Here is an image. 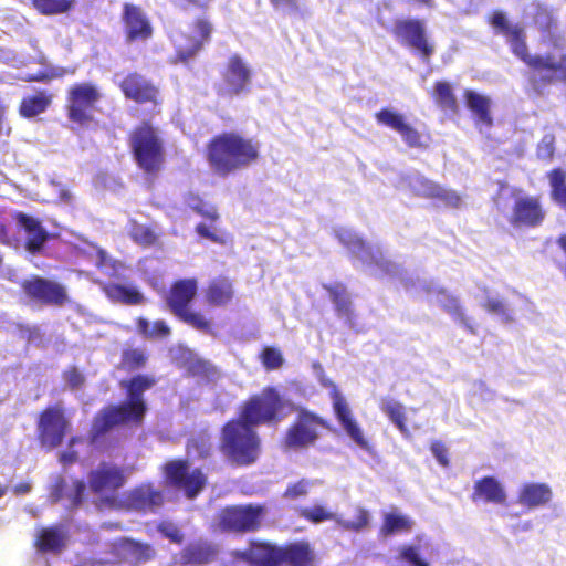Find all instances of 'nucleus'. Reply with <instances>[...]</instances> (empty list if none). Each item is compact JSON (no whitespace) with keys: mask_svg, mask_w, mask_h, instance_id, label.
Masks as SVG:
<instances>
[{"mask_svg":"<svg viewBox=\"0 0 566 566\" xmlns=\"http://www.w3.org/2000/svg\"><path fill=\"white\" fill-rule=\"evenodd\" d=\"M553 499L552 488L546 483L530 482L521 486L517 502L534 510L547 505Z\"/></svg>","mask_w":566,"mask_h":566,"instance_id":"nucleus-29","label":"nucleus"},{"mask_svg":"<svg viewBox=\"0 0 566 566\" xmlns=\"http://www.w3.org/2000/svg\"><path fill=\"white\" fill-rule=\"evenodd\" d=\"M153 549L148 545L122 538L112 544V552L106 558H99L97 565L108 566L118 564L120 566H133L151 557Z\"/></svg>","mask_w":566,"mask_h":566,"instance_id":"nucleus-11","label":"nucleus"},{"mask_svg":"<svg viewBox=\"0 0 566 566\" xmlns=\"http://www.w3.org/2000/svg\"><path fill=\"white\" fill-rule=\"evenodd\" d=\"M82 439L80 438H73L71 441H70V450L65 451V452H62L60 454V461L61 463L63 464H71V463H74L76 460H77V453L75 451L72 450V448L77 443V442H81Z\"/></svg>","mask_w":566,"mask_h":566,"instance_id":"nucleus-61","label":"nucleus"},{"mask_svg":"<svg viewBox=\"0 0 566 566\" xmlns=\"http://www.w3.org/2000/svg\"><path fill=\"white\" fill-rule=\"evenodd\" d=\"M163 503L164 495L161 491L155 489L151 484H142L125 494L123 500L125 507L142 512H153L160 507Z\"/></svg>","mask_w":566,"mask_h":566,"instance_id":"nucleus-19","label":"nucleus"},{"mask_svg":"<svg viewBox=\"0 0 566 566\" xmlns=\"http://www.w3.org/2000/svg\"><path fill=\"white\" fill-rule=\"evenodd\" d=\"M66 382L73 388H78L83 384V376L75 368L65 373Z\"/></svg>","mask_w":566,"mask_h":566,"instance_id":"nucleus-62","label":"nucleus"},{"mask_svg":"<svg viewBox=\"0 0 566 566\" xmlns=\"http://www.w3.org/2000/svg\"><path fill=\"white\" fill-rule=\"evenodd\" d=\"M432 551V544L426 535H417L415 543L399 547V556L408 562L411 566H430V564L421 557V554H428Z\"/></svg>","mask_w":566,"mask_h":566,"instance_id":"nucleus-33","label":"nucleus"},{"mask_svg":"<svg viewBox=\"0 0 566 566\" xmlns=\"http://www.w3.org/2000/svg\"><path fill=\"white\" fill-rule=\"evenodd\" d=\"M125 483L123 472L114 465L101 464L96 470L90 474V486L98 494L106 495V501L109 504H114L113 494L116 490L122 488Z\"/></svg>","mask_w":566,"mask_h":566,"instance_id":"nucleus-16","label":"nucleus"},{"mask_svg":"<svg viewBox=\"0 0 566 566\" xmlns=\"http://www.w3.org/2000/svg\"><path fill=\"white\" fill-rule=\"evenodd\" d=\"M74 0H33L34 8L42 14H59L71 9Z\"/></svg>","mask_w":566,"mask_h":566,"instance_id":"nucleus-47","label":"nucleus"},{"mask_svg":"<svg viewBox=\"0 0 566 566\" xmlns=\"http://www.w3.org/2000/svg\"><path fill=\"white\" fill-rule=\"evenodd\" d=\"M101 95L97 88L88 83L76 84L69 92L70 119L80 125H87L92 120V111Z\"/></svg>","mask_w":566,"mask_h":566,"instance_id":"nucleus-8","label":"nucleus"},{"mask_svg":"<svg viewBox=\"0 0 566 566\" xmlns=\"http://www.w3.org/2000/svg\"><path fill=\"white\" fill-rule=\"evenodd\" d=\"M301 516L313 522L322 523L324 521H335L337 523L338 514L328 511L323 505H314L311 507H303L300 511Z\"/></svg>","mask_w":566,"mask_h":566,"instance_id":"nucleus-50","label":"nucleus"},{"mask_svg":"<svg viewBox=\"0 0 566 566\" xmlns=\"http://www.w3.org/2000/svg\"><path fill=\"white\" fill-rule=\"evenodd\" d=\"M211 33V27L208 22L199 20L189 32H177L172 35V42L176 48L179 61L187 62L191 59L207 41Z\"/></svg>","mask_w":566,"mask_h":566,"instance_id":"nucleus-12","label":"nucleus"},{"mask_svg":"<svg viewBox=\"0 0 566 566\" xmlns=\"http://www.w3.org/2000/svg\"><path fill=\"white\" fill-rule=\"evenodd\" d=\"M198 213L208 219H211V220H216L218 218V212H217L216 207L210 203H207V202L202 203Z\"/></svg>","mask_w":566,"mask_h":566,"instance_id":"nucleus-64","label":"nucleus"},{"mask_svg":"<svg viewBox=\"0 0 566 566\" xmlns=\"http://www.w3.org/2000/svg\"><path fill=\"white\" fill-rule=\"evenodd\" d=\"M14 219L25 232L27 250L31 253L39 252L49 238L48 231L41 226V222L38 219L23 212H18Z\"/></svg>","mask_w":566,"mask_h":566,"instance_id":"nucleus-28","label":"nucleus"},{"mask_svg":"<svg viewBox=\"0 0 566 566\" xmlns=\"http://www.w3.org/2000/svg\"><path fill=\"white\" fill-rule=\"evenodd\" d=\"M176 315L198 331L206 333L210 331V323L199 313L191 312L187 308L184 313H178Z\"/></svg>","mask_w":566,"mask_h":566,"instance_id":"nucleus-53","label":"nucleus"},{"mask_svg":"<svg viewBox=\"0 0 566 566\" xmlns=\"http://www.w3.org/2000/svg\"><path fill=\"white\" fill-rule=\"evenodd\" d=\"M533 7L536 10L534 15L536 25L554 48L560 49L564 40L557 34V27L551 12L539 3L533 4Z\"/></svg>","mask_w":566,"mask_h":566,"instance_id":"nucleus-37","label":"nucleus"},{"mask_svg":"<svg viewBox=\"0 0 566 566\" xmlns=\"http://www.w3.org/2000/svg\"><path fill=\"white\" fill-rule=\"evenodd\" d=\"M159 530L166 537L170 538L175 543H180L182 541V535L179 530L171 523L161 524Z\"/></svg>","mask_w":566,"mask_h":566,"instance_id":"nucleus-60","label":"nucleus"},{"mask_svg":"<svg viewBox=\"0 0 566 566\" xmlns=\"http://www.w3.org/2000/svg\"><path fill=\"white\" fill-rule=\"evenodd\" d=\"M380 409L389 417V419L396 424L399 431L407 436L409 430L406 426L405 407L394 399H382Z\"/></svg>","mask_w":566,"mask_h":566,"instance_id":"nucleus-41","label":"nucleus"},{"mask_svg":"<svg viewBox=\"0 0 566 566\" xmlns=\"http://www.w3.org/2000/svg\"><path fill=\"white\" fill-rule=\"evenodd\" d=\"M491 24L496 33L506 38L513 53L534 69L532 81L537 91V80L549 83L555 80L566 78L565 54H560L558 57L551 54L547 56H531L525 44L524 28L518 23H512L502 11H495L492 14Z\"/></svg>","mask_w":566,"mask_h":566,"instance_id":"nucleus-2","label":"nucleus"},{"mask_svg":"<svg viewBox=\"0 0 566 566\" xmlns=\"http://www.w3.org/2000/svg\"><path fill=\"white\" fill-rule=\"evenodd\" d=\"M283 562L289 566H318L316 553L304 542L286 546Z\"/></svg>","mask_w":566,"mask_h":566,"instance_id":"nucleus-34","label":"nucleus"},{"mask_svg":"<svg viewBox=\"0 0 566 566\" xmlns=\"http://www.w3.org/2000/svg\"><path fill=\"white\" fill-rule=\"evenodd\" d=\"M66 541V533L62 527L42 528L38 535L35 545L40 552L59 553Z\"/></svg>","mask_w":566,"mask_h":566,"instance_id":"nucleus-35","label":"nucleus"},{"mask_svg":"<svg viewBox=\"0 0 566 566\" xmlns=\"http://www.w3.org/2000/svg\"><path fill=\"white\" fill-rule=\"evenodd\" d=\"M395 33L403 43L419 51L423 60L427 61L432 54L433 49L427 42L424 28L420 21H399L395 27Z\"/></svg>","mask_w":566,"mask_h":566,"instance_id":"nucleus-18","label":"nucleus"},{"mask_svg":"<svg viewBox=\"0 0 566 566\" xmlns=\"http://www.w3.org/2000/svg\"><path fill=\"white\" fill-rule=\"evenodd\" d=\"M103 290L107 297L114 302L135 305L143 302V294L134 286L123 284L104 285Z\"/></svg>","mask_w":566,"mask_h":566,"instance_id":"nucleus-40","label":"nucleus"},{"mask_svg":"<svg viewBox=\"0 0 566 566\" xmlns=\"http://www.w3.org/2000/svg\"><path fill=\"white\" fill-rule=\"evenodd\" d=\"M483 306L489 313L497 316L502 322L507 323L513 319L512 310L496 294H489Z\"/></svg>","mask_w":566,"mask_h":566,"instance_id":"nucleus-46","label":"nucleus"},{"mask_svg":"<svg viewBox=\"0 0 566 566\" xmlns=\"http://www.w3.org/2000/svg\"><path fill=\"white\" fill-rule=\"evenodd\" d=\"M124 21L128 41H145L151 36V25L140 8L125 4Z\"/></svg>","mask_w":566,"mask_h":566,"instance_id":"nucleus-25","label":"nucleus"},{"mask_svg":"<svg viewBox=\"0 0 566 566\" xmlns=\"http://www.w3.org/2000/svg\"><path fill=\"white\" fill-rule=\"evenodd\" d=\"M224 82L226 91L230 95H238L249 86L251 69L239 55H233L229 59Z\"/></svg>","mask_w":566,"mask_h":566,"instance_id":"nucleus-23","label":"nucleus"},{"mask_svg":"<svg viewBox=\"0 0 566 566\" xmlns=\"http://www.w3.org/2000/svg\"><path fill=\"white\" fill-rule=\"evenodd\" d=\"M134 156L139 167L147 172L158 171L164 161L163 139L158 132L148 125L137 128L130 138Z\"/></svg>","mask_w":566,"mask_h":566,"instance_id":"nucleus-6","label":"nucleus"},{"mask_svg":"<svg viewBox=\"0 0 566 566\" xmlns=\"http://www.w3.org/2000/svg\"><path fill=\"white\" fill-rule=\"evenodd\" d=\"M545 217L537 198L530 196L517 197L514 202L512 222L517 226L536 227Z\"/></svg>","mask_w":566,"mask_h":566,"instance_id":"nucleus-22","label":"nucleus"},{"mask_svg":"<svg viewBox=\"0 0 566 566\" xmlns=\"http://www.w3.org/2000/svg\"><path fill=\"white\" fill-rule=\"evenodd\" d=\"M50 103V96L44 93H39L36 95L25 97L21 103L20 112L25 117H33L44 112Z\"/></svg>","mask_w":566,"mask_h":566,"instance_id":"nucleus-43","label":"nucleus"},{"mask_svg":"<svg viewBox=\"0 0 566 566\" xmlns=\"http://www.w3.org/2000/svg\"><path fill=\"white\" fill-rule=\"evenodd\" d=\"M284 403L274 388L253 397L244 406L241 418L224 426V453L238 464L253 463L260 453V440L252 427L275 420Z\"/></svg>","mask_w":566,"mask_h":566,"instance_id":"nucleus-1","label":"nucleus"},{"mask_svg":"<svg viewBox=\"0 0 566 566\" xmlns=\"http://www.w3.org/2000/svg\"><path fill=\"white\" fill-rule=\"evenodd\" d=\"M138 331L149 338H164L170 334V328L164 321H156L150 324L145 318L138 321Z\"/></svg>","mask_w":566,"mask_h":566,"instance_id":"nucleus-49","label":"nucleus"},{"mask_svg":"<svg viewBox=\"0 0 566 566\" xmlns=\"http://www.w3.org/2000/svg\"><path fill=\"white\" fill-rule=\"evenodd\" d=\"M323 421L315 415L301 411L296 422L291 427L286 434V446L291 448H302L313 443L318 437V429Z\"/></svg>","mask_w":566,"mask_h":566,"instance_id":"nucleus-15","label":"nucleus"},{"mask_svg":"<svg viewBox=\"0 0 566 566\" xmlns=\"http://www.w3.org/2000/svg\"><path fill=\"white\" fill-rule=\"evenodd\" d=\"M216 555L217 551L210 544H192L182 551L178 563L180 565H203L210 563Z\"/></svg>","mask_w":566,"mask_h":566,"instance_id":"nucleus-36","label":"nucleus"},{"mask_svg":"<svg viewBox=\"0 0 566 566\" xmlns=\"http://www.w3.org/2000/svg\"><path fill=\"white\" fill-rule=\"evenodd\" d=\"M262 360L266 368L274 369L282 365L283 357L277 349L268 347L262 353Z\"/></svg>","mask_w":566,"mask_h":566,"instance_id":"nucleus-56","label":"nucleus"},{"mask_svg":"<svg viewBox=\"0 0 566 566\" xmlns=\"http://www.w3.org/2000/svg\"><path fill=\"white\" fill-rule=\"evenodd\" d=\"M555 151V137L552 134H545L537 146V156L542 160H551Z\"/></svg>","mask_w":566,"mask_h":566,"instance_id":"nucleus-55","label":"nucleus"},{"mask_svg":"<svg viewBox=\"0 0 566 566\" xmlns=\"http://www.w3.org/2000/svg\"><path fill=\"white\" fill-rule=\"evenodd\" d=\"M368 524H369V513L361 507L357 509L355 520H345L339 515L337 518L338 526H340L345 530H348V531H354V532H359V531L366 528L368 526Z\"/></svg>","mask_w":566,"mask_h":566,"instance_id":"nucleus-52","label":"nucleus"},{"mask_svg":"<svg viewBox=\"0 0 566 566\" xmlns=\"http://www.w3.org/2000/svg\"><path fill=\"white\" fill-rule=\"evenodd\" d=\"M405 286L416 291L421 290L426 292L431 300H434L437 303L442 305L448 312L460 316L462 315L459 301L454 296L450 295L446 290L439 287L436 283L420 279H417L416 281L408 279L405 281Z\"/></svg>","mask_w":566,"mask_h":566,"instance_id":"nucleus-26","label":"nucleus"},{"mask_svg":"<svg viewBox=\"0 0 566 566\" xmlns=\"http://www.w3.org/2000/svg\"><path fill=\"white\" fill-rule=\"evenodd\" d=\"M317 483V481H311V480H301L298 481L297 483L293 484V485H290L285 493H284V496L286 499H297V497H301V496H305L308 491Z\"/></svg>","mask_w":566,"mask_h":566,"instance_id":"nucleus-54","label":"nucleus"},{"mask_svg":"<svg viewBox=\"0 0 566 566\" xmlns=\"http://www.w3.org/2000/svg\"><path fill=\"white\" fill-rule=\"evenodd\" d=\"M50 186L52 191L56 193V198H53L52 201L65 205H70L72 202L73 196L65 186L60 182H55L54 180L50 182Z\"/></svg>","mask_w":566,"mask_h":566,"instance_id":"nucleus-58","label":"nucleus"},{"mask_svg":"<svg viewBox=\"0 0 566 566\" xmlns=\"http://www.w3.org/2000/svg\"><path fill=\"white\" fill-rule=\"evenodd\" d=\"M378 123L395 129L409 147H423L422 136L403 119V116L391 109H381L376 114Z\"/></svg>","mask_w":566,"mask_h":566,"instance_id":"nucleus-21","label":"nucleus"},{"mask_svg":"<svg viewBox=\"0 0 566 566\" xmlns=\"http://www.w3.org/2000/svg\"><path fill=\"white\" fill-rule=\"evenodd\" d=\"M431 452L441 465H443V467L448 465L449 460L447 458V450L442 442L433 441L431 443Z\"/></svg>","mask_w":566,"mask_h":566,"instance_id":"nucleus-59","label":"nucleus"},{"mask_svg":"<svg viewBox=\"0 0 566 566\" xmlns=\"http://www.w3.org/2000/svg\"><path fill=\"white\" fill-rule=\"evenodd\" d=\"M322 385L331 390V398L336 417L348 437L361 449H368V441L365 439L361 428L354 419L346 399L338 391L336 385L329 379H322Z\"/></svg>","mask_w":566,"mask_h":566,"instance_id":"nucleus-9","label":"nucleus"},{"mask_svg":"<svg viewBox=\"0 0 566 566\" xmlns=\"http://www.w3.org/2000/svg\"><path fill=\"white\" fill-rule=\"evenodd\" d=\"M153 384V380L142 375L129 380L126 385L128 401L117 407L106 408L96 417L92 429L93 440H96L98 436L104 434L116 424L127 421H142L146 412V405L142 396Z\"/></svg>","mask_w":566,"mask_h":566,"instance_id":"nucleus-4","label":"nucleus"},{"mask_svg":"<svg viewBox=\"0 0 566 566\" xmlns=\"http://www.w3.org/2000/svg\"><path fill=\"white\" fill-rule=\"evenodd\" d=\"M66 427L67 422L59 409H46L39 422L42 444L49 449L57 447L64 438Z\"/></svg>","mask_w":566,"mask_h":566,"instance_id":"nucleus-17","label":"nucleus"},{"mask_svg":"<svg viewBox=\"0 0 566 566\" xmlns=\"http://www.w3.org/2000/svg\"><path fill=\"white\" fill-rule=\"evenodd\" d=\"M474 395L479 396L483 401H490L494 397V392L482 382L474 386Z\"/></svg>","mask_w":566,"mask_h":566,"instance_id":"nucleus-63","label":"nucleus"},{"mask_svg":"<svg viewBox=\"0 0 566 566\" xmlns=\"http://www.w3.org/2000/svg\"><path fill=\"white\" fill-rule=\"evenodd\" d=\"M259 150L260 145L253 139L237 134H223L211 142L208 156L213 170L226 176L254 163Z\"/></svg>","mask_w":566,"mask_h":566,"instance_id":"nucleus-3","label":"nucleus"},{"mask_svg":"<svg viewBox=\"0 0 566 566\" xmlns=\"http://www.w3.org/2000/svg\"><path fill=\"white\" fill-rule=\"evenodd\" d=\"M165 473L169 483L181 488L189 499L196 497L206 484L202 472L199 469L190 470L186 461L168 462Z\"/></svg>","mask_w":566,"mask_h":566,"instance_id":"nucleus-10","label":"nucleus"},{"mask_svg":"<svg viewBox=\"0 0 566 566\" xmlns=\"http://www.w3.org/2000/svg\"><path fill=\"white\" fill-rule=\"evenodd\" d=\"M91 249L96 266L111 276L117 275L118 269L122 268V264L113 261L103 249L95 245H92Z\"/></svg>","mask_w":566,"mask_h":566,"instance_id":"nucleus-48","label":"nucleus"},{"mask_svg":"<svg viewBox=\"0 0 566 566\" xmlns=\"http://www.w3.org/2000/svg\"><path fill=\"white\" fill-rule=\"evenodd\" d=\"M120 87L127 98L134 99L137 103H157V88L138 74H129L122 81Z\"/></svg>","mask_w":566,"mask_h":566,"instance_id":"nucleus-27","label":"nucleus"},{"mask_svg":"<svg viewBox=\"0 0 566 566\" xmlns=\"http://www.w3.org/2000/svg\"><path fill=\"white\" fill-rule=\"evenodd\" d=\"M233 296L232 284L228 279L219 277L211 281L207 291L206 300L210 305L222 306L231 301Z\"/></svg>","mask_w":566,"mask_h":566,"instance_id":"nucleus-39","label":"nucleus"},{"mask_svg":"<svg viewBox=\"0 0 566 566\" xmlns=\"http://www.w3.org/2000/svg\"><path fill=\"white\" fill-rule=\"evenodd\" d=\"M129 235L137 244L144 247L154 244L157 239L156 233L149 227L136 222H132Z\"/></svg>","mask_w":566,"mask_h":566,"instance_id":"nucleus-51","label":"nucleus"},{"mask_svg":"<svg viewBox=\"0 0 566 566\" xmlns=\"http://www.w3.org/2000/svg\"><path fill=\"white\" fill-rule=\"evenodd\" d=\"M552 196L555 201L566 208V174L560 168L553 169L549 175Z\"/></svg>","mask_w":566,"mask_h":566,"instance_id":"nucleus-45","label":"nucleus"},{"mask_svg":"<svg viewBox=\"0 0 566 566\" xmlns=\"http://www.w3.org/2000/svg\"><path fill=\"white\" fill-rule=\"evenodd\" d=\"M507 494L504 485L494 476H484L474 482L472 501L504 505Z\"/></svg>","mask_w":566,"mask_h":566,"instance_id":"nucleus-24","label":"nucleus"},{"mask_svg":"<svg viewBox=\"0 0 566 566\" xmlns=\"http://www.w3.org/2000/svg\"><path fill=\"white\" fill-rule=\"evenodd\" d=\"M85 490L86 485L83 481L75 480L67 484L63 478L57 476L55 484L52 486L50 499L52 502L66 499L67 507H76L82 503Z\"/></svg>","mask_w":566,"mask_h":566,"instance_id":"nucleus-30","label":"nucleus"},{"mask_svg":"<svg viewBox=\"0 0 566 566\" xmlns=\"http://www.w3.org/2000/svg\"><path fill=\"white\" fill-rule=\"evenodd\" d=\"M146 357L143 350L128 349L123 354V363L129 368H138L144 365Z\"/></svg>","mask_w":566,"mask_h":566,"instance_id":"nucleus-57","label":"nucleus"},{"mask_svg":"<svg viewBox=\"0 0 566 566\" xmlns=\"http://www.w3.org/2000/svg\"><path fill=\"white\" fill-rule=\"evenodd\" d=\"M197 281L195 279H186L176 282L168 297V305L172 313H184L188 304L192 301L197 293Z\"/></svg>","mask_w":566,"mask_h":566,"instance_id":"nucleus-31","label":"nucleus"},{"mask_svg":"<svg viewBox=\"0 0 566 566\" xmlns=\"http://www.w3.org/2000/svg\"><path fill=\"white\" fill-rule=\"evenodd\" d=\"M464 98L467 106L476 118V125L480 127V130L483 132V126L490 127L492 125L490 98L471 90L464 92Z\"/></svg>","mask_w":566,"mask_h":566,"instance_id":"nucleus-32","label":"nucleus"},{"mask_svg":"<svg viewBox=\"0 0 566 566\" xmlns=\"http://www.w3.org/2000/svg\"><path fill=\"white\" fill-rule=\"evenodd\" d=\"M382 518L384 523L380 532L385 536L397 533H408L415 525V521L410 516L400 513L396 509L390 512H385Z\"/></svg>","mask_w":566,"mask_h":566,"instance_id":"nucleus-38","label":"nucleus"},{"mask_svg":"<svg viewBox=\"0 0 566 566\" xmlns=\"http://www.w3.org/2000/svg\"><path fill=\"white\" fill-rule=\"evenodd\" d=\"M327 290L329 297L335 304L336 311L339 316L346 317L350 322L352 308L350 301L346 294V290L342 284L324 285Z\"/></svg>","mask_w":566,"mask_h":566,"instance_id":"nucleus-42","label":"nucleus"},{"mask_svg":"<svg viewBox=\"0 0 566 566\" xmlns=\"http://www.w3.org/2000/svg\"><path fill=\"white\" fill-rule=\"evenodd\" d=\"M338 241L359 260L373 275L400 276L402 271L396 263L384 258L379 247L366 244L354 231L346 228L335 230Z\"/></svg>","mask_w":566,"mask_h":566,"instance_id":"nucleus-5","label":"nucleus"},{"mask_svg":"<svg viewBox=\"0 0 566 566\" xmlns=\"http://www.w3.org/2000/svg\"><path fill=\"white\" fill-rule=\"evenodd\" d=\"M433 97L436 103L443 109L455 112L458 104L453 95L452 87L447 82H437L434 85Z\"/></svg>","mask_w":566,"mask_h":566,"instance_id":"nucleus-44","label":"nucleus"},{"mask_svg":"<svg viewBox=\"0 0 566 566\" xmlns=\"http://www.w3.org/2000/svg\"><path fill=\"white\" fill-rule=\"evenodd\" d=\"M285 547H276L266 543H251L248 551H237L235 556L249 560L254 566H276L284 559Z\"/></svg>","mask_w":566,"mask_h":566,"instance_id":"nucleus-20","label":"nucleus"},{"mask_svg":"<svg viewBox=\"0 0 566 566\" xmlns=\"http://www.w3.org/2000/svg\"><path fill=\"white\" fill-rule=\"evenodd\" d=\"M397 187L400 189H409L420 197L437 199L447 207L457 208L462 201L461 197L455 191L444 189L417 172L401 177Z\"/></svg>","mask_w":566,"mask_h":566,"instance_id":"nucleus-7","label":"nucleus"},{"mask_svg":"<svg viewBox=\"0 0 566 566\" xmlns=\"http://www.w3.org/2000/svg\"><path fill=\"white\" fill-rule=\"evenodd\" d=\"M261 514L260 506L227 507L220 514L219 524L224 531H252L258 527Z\"/></svg>","mask_w":566,"mask_h":566,"instance_id":"nucleus-14","label":"nucleus"},{"mask_svg":"<svg viewBox=\"0 0 566 566\" xmlns=\"http://www.w3.org/2000/svg\"><path fill=\"white\" fill-rule=\"evenodd\" d=\"M22 287L30 298L42 304L60 306L67 300L65 289L51 280L35 276L24 281Z\"/></svg>","mask_w":566,"mask_h":566,"instance_id":"nucleus-13","label":"nucleus"}]
</instances>
